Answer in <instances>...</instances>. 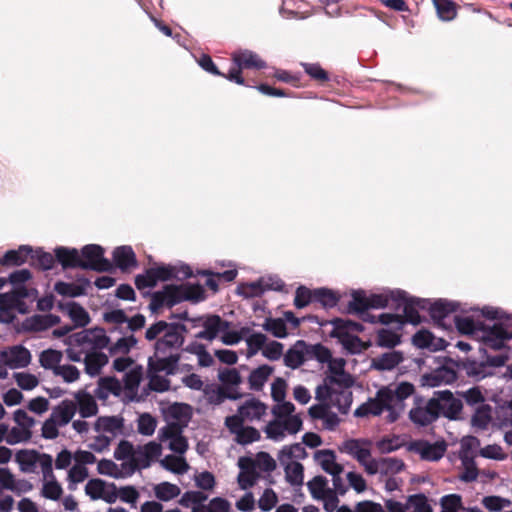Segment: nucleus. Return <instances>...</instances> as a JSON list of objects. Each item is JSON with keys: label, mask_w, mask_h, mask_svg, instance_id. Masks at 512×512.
<instances>
[{"label": "nucleus", "mask_w": 512, "mask_h": 512, "mask_svg": "<svg viewBox=\"0 0 512 512\" xmlns=\"http://www.w3.org/2000/svg\"><path fill=\"white\" fill-rule=\"evenodd\" d=\"M60 318L53 314L33 315L26 319L24 327L31 331H44L58 324Z\"/></svg>", "instance_id": "obj_42"}, {"label": "nucleus", "mask_w": 512, "mask_h": 512, "mask_svg": "<svg viewBox=\"0 0 512 512\" xmlns=\"http://www.w3.org/2000/svg\"><path fill=\"white\" fill-rule=\"evenodd\" d=\"M438 417V405L433 398L429 400L422 397L414 398V405L409 411V418L416 426H428Z\"/></svg>", "instance_id": "obj_16"}, {"label": "nucleus", "mask_w": 512, "mask_h": 512, "mask_svg": "<svg viewBox=\"0 0 512 512\" xmlns=\"http://www.w3.org/2000/svg\"><path fill=\"white\" fill-rule=\"evenodd\" d=\"M268 407L261 401L251 398L238 407L237 414L242 423L260 421L267 414Z\"/></svg>", "instance_id": "obj_26"}, {"label": "nucleus", "mask_w": 512, "mask_h": 512, "mask_svg": "<svg viewBox=\"0 0 512 512\" xmlns=\"http://www.w3.org/2000/svg\"><path fill=\"white\" fill-rule=\"evenodd\" d=\"M41 495L49 500L57 501L62 497L63 488L55 476L42 478Z\"/></svg>", "instance_id": "obj_52"}, {"label": "nucleus", "mask_w": 512, "mask_h": 512, "mask_svg": "<svg viewBox=\"0 0 512 512\" xmlns=\"http://www.w3.org/2000/svg\"><path fill=\"white\" fill-rule=\"evenodd\" d=\"M77 411L76 403L72 400H63L56 407L52 409L49 417H51L56 424L62 428L66 426L74 417Z\"/></svg>", "instance_id": "obj_39"}, {"label": "nucleus", "mask_w": 512, "mask_h": 512, "mask_svg": "<svg viewBox=\"0 0 512 512\" xmlns=\"http://www.w3.org/2000/svg\"><path fill=\"white\" fill-rule=\"evenodd\" d=\"M225 425L234 435V440L238 444L248 445L260 439V432L253 427L246 426L239 417H227Z\"/></svg>", "instance_id": "obj_22"}, {"label": "nucleus", "mask_w": 512, "mask_h": 512, "mask_svg": "<svg viewBox=\"0 0 512 512\" xmlns=\"http://www.w3.org/2000/svg\"><path fill=\"white\" fill-rule=\"evenodd\" d=\"M410 448L413 452L417 453L421 459L428 461L441 459L446 451V445L444 443H430L425 440L413 442Z\"/></svg>", "instance_id": "obj_28"}, {"label": "nucleus", "mask_w": 512, "mask_h": 512, "mask_svg": "<svg viewBox=\"0 0 512 512\" xmlns=\"http://www.w3.org/2000/svg\"><path fill=\"white\" fill-rule=\"evenodd\" d=\"M309 415L313 419L322 420L323 427L329 431H333L340 423V419L337 414L330 411L326 404L313 405L309 408Z\"/></svg>", "instance_id": "obj_38"}, {"label": "nucleus", "mask_w": 512, "mask_h": 512, "mask_svg": "<svg viewBox=\"0 0 512 512\" xmlns=\"http://www.w3.org/2000/svg\"><path fill=\"white\" fill-rule=\"evenodd\" d=\"M27 296L24 287H16L10 292L0 294V322L10 323L15 318V311L20 308Z\"/></svg>", "instance_id": "obj_18"}, {"label": "nucleus", "mask_w": 512, "mask_h": 512, "mask_svg": "<svg viewBox=\"0 0 512 512\" xmlns=\"http://www.w3.org/2000/svg\"><path fill=\"white\" fill-rule=\"evenodd\" d=\"M208 497L201 491H187L180 500V505L191 508L192 512H230V503L220 497L213 498L206 504Z\"/></svg>", "instance_id": "obj_13"}, {"label": "nucleus", "mask_w": 512, "mask_h": 512, "mask_svg": "<svg viewBox=\"0 0 512 512\" xmlns=\"http://www.w3.org/2000/svg\"><path fill=\"white\" fill-rule=\"evenodd\" d=\"M192 416L190 405L184 403H173L165 410L167 424L165 426H176L184 429Z\"/></svg>", "instance_id": "obj_27"}, {"label": "nucleus", "mask_w": 512, "mask_h": 512, "mask_svg": "<svg viewBox=\"0 0 512 512\" xmlns=\"http://www.w3.org/2000/svg\"><path fill=\"white\" fill-rule=\"evenodd\" d=\"M413 344L420 349L439 351L445 349L447 343L442 338L435 337L428 330H419L412 338Z\"/></svg>", "instance_id": "obj_37"}, {"label": "nucleus", "mask_w": 512, "mask_h": 512, "mask_svg": "<svg viewBox=\"0 0 512 512\" xmlns=\"http://www.w3.org/2000/svg\"><path fill=\"white\" fill-rule=\"evenodd\" d=\"M85 364V372L91 376H97L101 373L102 368L108 363V357L102 351L94 354H87L82 359Z\"/></svg>", "instance_id": "obj_47"}, {"label": "nucleus", "mask_w": 512, "mask_h": 512, "mask_svg": "<svg viewBox=\"0 0 512 512\" xmlns=\"http://www.w3.org/2000/svg\"><path fill=\"white\" fill-rule=\"evenodd\" d=\"M205 297L204 288L199 284L166 285L156 291L151 298L150 308L157 311L163 307L172 306L186 300L199 302Z\"/></svg>", "instance_id": "obj_7"}, {"label": "nucleus", "mask_w": 512, "mask_h": 512, "mask_svg": "<svg viewBox=\"0 0 512 512\" xmlns=\"http://www.w3.org/2000/svg\"><path fill=\"white\" fill-rule=\"evenodd\" d=\"M391 297L395 300V308L402 311L400 314L381 313L379 320L381 324L392 325L395 329L401 330L404 323L417 325L421 322L420 310H426L428 300L421 298L408 297L401 290H391Z\"/></svg>", "instance_id": "obj_3"}, {"label": "nucleus", "mask_w": 512, "mask_h": 512, "mask_svg": "<svg viewBox=\"0 0 512 512\" xmlns=\"http://www.w3.org/2000/svg\"><path fill=\"white\" fill-rule=\"evenodd\" d=\"M218 378L223 384V388H225L227 391L238 387L242 382L241 376L238 370L235 368H225L220 370L218 373Z\"/></svg>", "instance_id": "obj_63"}, {"label": "nucleus", "mask_w": 512, "mask_h": 512, "mask_svg": "<svg viewBox=\"0 0 512 512\" xmlns=\"http://www.w3.org/2000/svg\"><path fill=\"white\" fill-rule=\"evenodd\" d=\"M76 401L81 417L87 418L97 414L98 406L93 396L86 393H78Z\"/></svg>", "instance_id": "obj_55"}, {"label": "nucleus", "mask_w": 512, "mask_h": 512, "mask_svg": "<svg viewBox=\"0 0 512 512\" xmlns=\"http://www.w3.org/2000/svg\"><path fill=\"white\" fill-rule=\"evenodd\" d=\"M81 268L95 271H108L112 267L110 261L104 257V250L96 244H89L81 250Z\"/></svg>", "instance_id": "obj_19"}, {"label": "nucleus", "mask_w": 512, "mask_h": 512, "mask_svg": "<svg viewBox=\"0 0 512 512\" xmlns=\"http://www.w3.org/2000/svg\"><path fill=\"white\" fill-rule=\"evenodd\" d=\"M438 17L442 21H451L456 17V4L452 0H432Z\"/></svg>", "instance_id": "obj_64"}, {"label": "nucleus", "mask_w": 512, "mask_h": 512, "mask_svg": "<svg viewBox=\"0 0 512 512\" xmlns=\"http://www.w3.org/2000/svg\"><path fill=\"white\" fill-rule=\"evenodd\" d=\"M89 285L87 280H82L80 283H66V282H56L54 285V290L62 296L67 297H79L86 293V289Z\"/></svg>", "instance_id": "obj_48"}, {"label": "nucleus", "mask_w": 512, "mask_h": 512, "mask_svg": "<svg viewBox=\"0 0 512 512\" xmlns=\"http://www.w3.org/2000/svg\"><path fill=\"white\" fill-rule=\"evenodd\" d=\"M55 257L58 262L64 267H80L82 258L79 251L75 248L57 247L55 250Z\"/></svg>", "instance_id": "obj_45"}, {"label": "nucleus", "mask_w": 512, "mask_h": 512, "mask_svg": "<svg viewBox=\"0 0 512 512\" xmlns=\"http://www.w3.org/2000/svg\"><path fill=\"white\" fill-rule=\"evenodd\" d=\"M328 364L329 374L326 376L323 384H337L341 386L351 387L353 378L345 372L346 361L343 358H331Z\"/></svg>", "instance_id": "obj_25"}, {"label": "nucleus", "mask_w": 512, "mask_h": 512, "mask_svg": "<svg viewBox=\"0 0 512 512\" xmlns=\"http://www.w3.org/2000/svg\"><path fill=\"white\" fill-rule=\"evenodd\" d=\"M395 306V300L388 293L371 294L367 296L363 291H355L349 301L348 310L360 316L363 321L380 323L379 315H372L369 309H381L387 306Z\"/></svg>", "instance_id": "obj_9"}, {"label": "nucleus", "mask_w": 512, "mask_h": 512, "mask_svg": "<svg viewBox=\"0 0 512 512\" xmlns=\"http://www.w3.org/2000/svg\"><path fill=\"white\" fill-rule=\"evenodd\" d=\"M31 360V352L23 345L9 346L0 351V362L12 370L26 368Z\"/></svg>", "instance_id": "obj_20"}, {"label": "nucleus", "mask_w": 512, "mask_h": 512, "mask_svg": "<svg viewBox=\"0 0 512 512\" xmlns=\"http://www.w3.org/2000/svg\"><path fill=\"white\" fill-rule=\"evenodd\" d=\"M136 449L128 441H121L114 451L117 460H123L124 464L129 465V472L136 470L135 466Z\"/></svg>", "instance_id": "obj_50"}, {"label": "nucleus", "mask_w": 512, "mask_h": 512, "mask_svg": "<svg viewBox=\"0 0 512 512\" xmlns=\"http://www.w3.org/2000/svg\"><path fill=\"white\" fill-rule=\"evenodd\" d=\"M33 249L28 245H22L16 250H9L5 253L3 258L0 259V263L3 266L7 265H22L28 258H34Z\"/></svg>", "instance_id": "obj_41"}, {"label": "nucleus", "mask_w": 512, "mask_h": 512, "mask_svg": "<svg viewBox=\"0 0 512 512\" xmlns=\"http://www.w3.org/2000/svg\"><path fill=\"white\" fill-rule=\"evenodd\" d=\"M64 309L75 326L83 327L90 322L88 312L79 304L75 302H69L65 305Z\"/></svg>", "instance_id": "obj_56"}, {"label": "nucleus", "mask_w": 512, "mask_h": 512, "mask_svg": "<svg viewBox=\"0 0 512 512\" xmlns=\"http://www.w3.org/2000/svg\"><path fill=\"white\" fill-rule=\"evenodd\" d=\"M137 344V339L131 333L130 335L120 337L109 347L112 356H126L130 350Z\"/></svg>", "instance_id": "obj_58"}, {"label": "nucleus", "mask_w": 512, "mask_h": 512, "mask_svg": "<svg viewBox=\"0 0 512 512\" xmlns=\"http://www.w3.org/2000/svg\"><path fill=\"white\" fill-rule=\"evenodd\" d=\"M327 324L331 326L329 336L336 338L346 352L359 354L367 348V345L358 337L364 329L360 323L335 318Z\"/></svg>", "instance_id": "obj_8"}, {"label": "nucleus", "mask_w": 512, "mask_h": 512, "mask_svg": "<svg viewBox=\"0 0 512 512\" xmlns=\"http://www.w3.org/2000/svg\"><path fill=\"white\" fill-rule=\"evenodd\" d=\"M262 328L276 338H286L288 336L287 325L282 318H266Z\"/></svg>", "instance_id": "obj_60"}, {"label": "nucleus", "mask_w": 512, "mask_h": 512, "mask_svg": "<svg viewBox=\"0 0 512 512\" xmlns=\"http://www.w3.org/2000/svg\"><path fill=\"white\" fill-rule=\"evenodd\" d=\"M96 433L106 434L112 440L123 432V419L117 416L99 417L93 426Z\"/></svg>", "instance_id": "obj_32"}, {"label": "nucleus", "mask_w": 512, "mask_h": 512, "mask_svg": "<svg viewBox=\"0 0 512 512\" xmlns=\"http://www.w3.org/2000/svg\"><path fill=\"white\" fill-rule=\"evenodd\" d=\"M307 457L301 443L284 446L278 453V461L285 472L286 481L292 486H301L304 480V467L300 463Z\"/></svg>", "instance_id": "obj_10"}, {"label": "nucleus", "mask_w": 512, "mask_h": 512, "mask_svg": "<svg viewBox=\"0 0 512 512\" xmlns=\"http://www.w3.org/2000/svg\"><path fill=\"white\" fill-rule=\"evenodd\" d=\"M239 467L241 471L238 475V483L241 489L246 490L255 484L258 473L246 463L244 458L239 460Z\"/></svg>", "instance_id": "obj_59"}, {"label": "nucleus", "mask_w": 512, "mask_h": 512, "mask_svg": "<svg viewBox=\"0 0 512 512\" xmlns=\"http://www.w3.org/2000/svg\"><path fill=\"white\" fill-rule=\"evenodd\" d=\"M109 343L110 339L103 329H84L67 337L65 352L70 361L81 362L87 354L97 353Z\"/></svg>", "instance_id": "obj_5"}, {"label": "nucleus", "mask_w": 512, "mask_h": 512, "mask_svg": "<svg viewBox=\"0 0 512 512\" xmlns=\"http://www.w3.org/2000/svg\"><path fill=\"white\" fill-rule=\"evenodd\" d=\"M390 326L391 328H381L378 330L376 344L379 347L394 348L401 342L399 330L395 329L392 325Z\"/></svg>", "instance_id": "obj_53"}, {"label": "nucleus", "mask_w": 512, "mask_h": 512, "mask_svg": "<svg viewBox=\"0 0 512 512\" xmlns=\"http://www.w3.org/2000/svg\"><path fill=\"white\" fill-rule=\"evenodd\" d=\"M315 462L328 474H342L343 466L336 461V454L329 449L318 450L314 453Z\"/></svg>", "instance_id": "obj_36"}, {"label": "nucleus", "mask_w": 512, "mask_h": 512, "mask_svg": "<svg viewBox=\"0 0 512 512\" xmlns=\"http://www.w3.org/2000/svg\"><path fill=\"white\" fill-rule=\"evenodd\" d=\"M244 341L246 343L245 356L250 359L263 352L267 336L260 332H255L249 327H243Z\"/></svg>", "instance_id": "obj_33"}, {"label": "nucleus", "mask_w": 512, "mask_h": 512, "mask_svg": "<svg viewBox=\"0 0 512 512\" xmlns=\"http://www.w3.org/2000/svg\"><path fill=\"white\" fill-rule=\"evenodd\" d=\"M62 352L54 349H47L41 352L39 357L40 365L45 369H50L53 373L61 364Z\"/></svg>", "instance_id": "obj_61"}, {"label": "nucleus", "mask_w": 512, "mask_h": 512, "mask_svg": "<svg viewBox=\"0 0 512 512\" xmlns=\"http://www.w3.org/2000/svg\"><path fill=\"white\" fill-rule=\"evenodd\" d=\"M340 450L356 459L368 474L369 466L374 459L371 455V442L365 439H348L343 442Z\"/></svg>", "instance_id": "obj_17"}, {"label": "nucleus", "mask_w": 512, "mask_h": 512, "mask_svg": "<svg viewBox=\"0 0 512 512\" xmlns=\"http://www.w3.org/2000/svg\"><path fill=\"white\" fill-rule=\"evenodd\" d=\"M404 469V463L401 459L394 457H383L374 459L372 465L369 466V475L382 474L393 476Z\"/></svg>", "instance_id": "obj_31"}, {"label": "nucleus", "mask_w": 512, "mask_h": 512, "mask_svg": "<svg viewBox=\"0 0 512 512\" xmlns=\"http://www.w3.org/2000/svg\"><path fill=\"white\" fill-rule=\"evenodd\" d=\"M32 488L29 481L17 479L8 468L0 467V512H10L14 503L12 496L4 494V490L20 495L30 492Z\"/></svg>", "instance_id": "obj_12"}, {"label": "nucleus", "mask_w": 512, "mask_h": 512, "mask_svg": "<svg viewBox=\"0 0 512 512\" xmlns=\"http://www.w3.org/2000/svg\"><path fill=\"white\" fill-rule=\"evenodd\" d=\"M183 429L176 426H163L158 431V439L165 443L175 454L184 455L188 450V441L183 436Z\"/></svg>", "instance_id": "obj_21"}, {"label": "nucleus", "mask_w": 512, "mask_h": 512, "mask_svg": "<svg viewBox=\"0 0 512 512\" xmlns=\"http://www.w3.org/2000/svg\"><path fill=\"white\" fill-rule=\"evenodd\" d=\"M161 454L162 446L157 442L151 441L143 446H138L135 454L136 469L149 467L154 460L161 456Z\"/></svg>", "instance_id": "obj_29"}, {"label": "nucleus", "mask_w": 512, "mask_h": 512, "mask_svg": "<svg viewBox=\"0 0 512 512\" xmlns=\"http://www.w3.org/2000/svg\"><path fill=\"white\" fill-rule=\"evenodd\" d=\"M350 388L337 384H322L316 388V399L327 406L331 404L337 407L341 413H347L352 404Z\"/></svg>", "instance_id": "obj_14"}, {"label": "nucleus", "mask_w": 512, "mask_h": 512, "mask_svg": "<svg viewBox=\"0 0 512 512\" xmlns=\"http://www.w3.org/2000/svg\"><path fill=\"white\" fill-rule=\"evenodd\" d=\"M149 388L156 392H165L170 388V381L168 375L175 374L176 371L167 372L165 370H158L154 365L153 357L149 358Z\"/></svg>", "instance_id": "obj_34"}, {"label": "nucleus", "mask_w": 512, "mask_h": 512, "mask_svg": "<svg viewBox=\"0 0 512 512\" xmlns=\"http://www.w3.org/2000/svg\"><path fill=\"white\" fill-rule=\"evenodd\" d=\"M113 260L121 270H128L137 265L135 253L130 246L117 247L113 252Z\"/></svg>", "instance_id": "obj_43"}, {"label": "nucleus", "mask_w": 512, "mask_h": 512, "mask_svg": "<svg viewBox=\"0 0 512 512\" xmlns=\"http://www.w3.org/2000/svg\"><path fill=\"white\" fill-rule=\"evenodd\" d=\"M414 391V385L409 382L382 387L375 397L368 399L354 411V416L359 418L379 416L386 422L393 423L404 411V401L412 396Z\"/></svg>", "instance_id": "obj_1"}, {"label": "nucleus", "mask_w": 512, "mask_h": 512, "mask_svg": "<svg viewBox=\"0 0 512 512\" xmlns=\"http://www.w3.org/2000/svg\"><path fill=\"white\" fill-rule=\"evenodd\" d=\"M257 473L271 472L276 467L275 460L266 452H259L254 459H245Z\"/></svg>", "instance_id": "obj_57"}, {"label": "nucleus", "mask_w": 512, "mask_h": 512, "mask_svg": "<svg viewBox=\"0 0 512 512\" xmlns=\"http://www.w3.org/2000/svg\"><path fill=\"white\" fill-rule=\"evenodd\" d=\"M456 372L449 367H439L430 373H426L421 377V383L427 387H438L441 385L451 384L456 380Z\"/></svg>", "instance_id": "obj_30"}, {"label": "nucleus", "mask_w": 512, "mask_h": 512, "mask_svg": "<svg viewBox=\"0 0 512 512\" xmlns=\"http://www.w3.org/2000/svg\"><path fill=\"white\" fill-rule=\"evenodd\" d=\"M154 493L157 499L161 501H170L178 497L181 490L176 484L161 482L154 487Z\"/></svg>", "instance_id": "obj_62"}, {"label": "nucleus", "mask_w": 512, "mask_h": 512, "mask_svg": "<svg viewBox=\"0 0 512 512\" xmlns=\"http://www.w3.org/2000/svg\"><path fill=\"white\" fill-rule=\"evenodd\" d=\"M457 309V304L446 300H437L434 303L428 301V307L431 318L437 323L438 326L448 329L451 327V321L448 320L452 317V313Z\"/></svg>", "instance_id": "obj_24"}, {"label": "nucleus", "mask_w": 512, "mask_h": 512, "mask_svg": "<svg viewBox=\"0 0 512 512\" xmlns=\"http://www.w3.org/2000/svg\"><path fill=\"white\" fill-rule=\"evenodd\" d=\"M309 360L308 344L297 341L284 355V363L287 367L296 369Z\"/></svg>", "instance_id": "obj_35"}, {"label": "nucleus", "mask_w": 512, "mask_h": 512, "mask_svg": "<svg viewBox=\"0 0 512 512\" xmlns=\"http://www.w3.org/2000/svg\"><path fill=\"white\" fill-rule=\"evenodd\" d=\"M39 454L40 453L34 450L18 451L16 454V461L19 464L20 470L25 473L35 472Z\"/></svg>", "instance_id": "obj_51"}, {"label": "nucleus", "mask_w": 512, "mask_h": 512, "mask_svg": "<svg viewBox=\"0 0 512 512\" xmlns=\"http://www.w3.org/2000/svg\"><path fill=\"white\" fill-rule=\"evenodd\" d=\"M233 62L237 69L233 68L229 71L226 78L239 85H245V80L241 76V70L245 68L264 69L266 62L262 60L258 54L251 50H238L232 54Z\"/></svg>", "instance_id": "obj_15"}, {"label": "nucleus", "mask_w": 512, "mask_h": 512, "mask_svg": "<svg viewBox=\"0 0 512 512\" xmlns=\"http://www.w3.org/2000/svg\"><path fill=\"white\" fill-rule=\"evenodd\" d=\"M403 361V354L391 350L372 359V366L377 370H392Z\"/></svg>", "instance_id": "obj_44"}, {"label": "nucleus", "mask_w": 512, "mask_h": 512, "mask_svg": "<svg viewBox=\"0 0 512 512\" xmlns=\"http://www.w3.org/2000/svg\"><path fill=\"white\" fill-rule=\"evenodd\" d=\"M273 419L265 426L268 439L279 442L289 435H295L302 429L303 421L295 413V406L291 402L279 403L272 408Z\"/></svg>", "instance_id": "obj_6"}, {"label": "nucleus", "mask_w": 512, "mask_h": 512, "mask_svg": "<svg viewBox=\"0 0 512 512\" xmlns=\"http://www.w3.org/2000/svg\"><path fill=\"white\" fill-rule=\"evenodd\" d=\"M273 373V368L267 364H263L251 371L248 377V383L250 389L254 391H260L269 377Z\"/></svg>", "instance_id": "obj_46"}, {"label": "nucleus", "mask_w": 512, "mask_h": 512, "mask_svg": "<svg viewBox=\"0 0 512 512\" xmlns=\"http://www.w3.org/2000/svg\"><path fill=\"white\" fill-rule=\"evenodd\" d=\"M192 275V270L187 265L181 266H158L146 271L145 274L138 275L135 284L139 290L151 288L156 285L158 280H168L170 278H188Z\"/></svg>", "instance_id": "obj_11"}, {"label": "nucleus", "mask_w": 512, "mask_h": 512, "mask_svg": "<svg viewBox=\"0 0 512 512\" xmlns=\"http://www.w3.org/2000/svg\"><path fill=\"white\" fill-rule=\"evenodd\" d=\"M452 320L461 334L479 339L485 346L494 350L502 349L505 341L512 339V315L510 314L506 316V324L495 323L493 326H486L470 316H453Z\"/></svg>", "instance_id": "obj_2"}, {"label": "nucleus", "mask_w": 512, "mask_h": 512, "mask_svg": "<svg viewBox=\"0 0 512 512\" xmlns=\"http://www.w3.org/2000/svg\"><path fill=\"white\" fill-rule=\"evenodd\" d=\"M184 330L185 328L181 325L168 324L162 337L156 342L152 357L158 370L177 371L180 356L176 350L184 342L182 334Z\"/></svg>", "instance_id": "obj_4"}, {"label": "nucleus", "mask_w": 512, "mask_h": 512, "mask_svg": "<svg viewBox=\"0 0 512 512\" xmlns=\"http://www.w3.org/2000/svg\"><path fill=\"white\" fill-rule=\"evenodd\" d=\"M160 465L164 469L179 475L185 474L190 468L184 456L180 454L166 455L160 460Z\"/></svg>", "instance_id": "obj_49"}, {"label": "nucleus", "mask_w": 512, "mask_h": 512, "mask_svg": "<svg viewBox=\"0 0 512 512\" xmlns=\"http://www.w3.org/2000/svg\"><path fill=\"white\" fill-rule=\"evenodd\" d=\"M122 383L114 377H104L98 382L95 389V397L99 400H107L110 395L120 396L122 393Z\"/></svg>", "instance_id": "obj_40"}, {"label": "nucleus", "mask_w": 512, "mask_h": 512, "mask_svg": "<svg viewBox=\"0 0 512 512\" xmlns=\"http://www.w3.org/2000/svg\"><path fill=\"white\" fill-rule=\"evenodd\" d=\"M433 399L438 405V414L449 419H455L462 410V402L454 397L449 390L437 391L434 393Z\"/></svg>", "instance_id": "obj_23"}, {"label": "nucleus", "mask_w": 512, "mask_h": 512, "mask_svg": "<svg viewBox=\"0 0 512 512\" xmlns=\"http://www.w3.org/2000/svg\"><path fill=\"white\" fill-rule=\"evenodd\" d=\"M142 377L143 368L140 365L133 366L132 369L125 373L123 378L124 388L131 396L137 394Z\"/></svg>", "instance_id": "obj_54"}]
</instances>
